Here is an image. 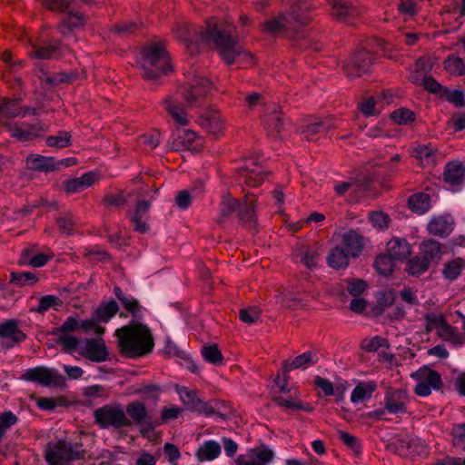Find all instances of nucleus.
Wrapping results in <instances>:
<instances>
[{
	"instance_id": "nucleus-35",
	"label": "nucleus",
	"mask_w": 465,
	"mask_h": 465,
	"mask_svg": "<svg viewBox=\"0 0 465 465\" xmlns=\"http://www.w3.org/2000/svg\"><path fill=\"white\" fill-rule=\"evenodd\" d=\"M350 258H351L342 247H333L328 254V265L333 269H344L349 265Z\"/></svg>"
},
{
	"instance_id": "nucleus-7",
	"label": "nucleus",
	"mask_w": 465,
	"mask_h": 465,
	"mask_svg": "<svg viewBox=\"0 0 465 465\" xmlns=\"http://www.w3.org/2000/svg\"><path fill=\"white\" fill-rule=\"evenodd\" d=\"M132 425L141 426L140 432L144 437L161 425L157 419H153L149 413L145 404L139 401H134L126 405L124 410Z\"/></svg>"
},
{
	"instance_id": "nucleus-41",
	"label": "nucleus",
	"mask_w": 465,
	"mask_h": 465,
	"mask_svg": "<svg viewBox=\"0 0 465 465\" xmlns=\"http://www.w3.org/2000/svg\"><path fill=\"white\" fill-rule=\"evenodd\" d=\"M221 446L215 440H207L200 446L196 456L200 460H213L221 454Z\"/></svg>"
},
{
	"instance_id": "nucleus-58",
	"label": "nucleus",
	"mask_w": 465,
	"mask_h": 465,
	"mask_svg": "<svg viewBox=\"0 0 465 465\" xmlns=\"http://www.w3.org/2000/svg\"><path fill=\"white\" fill-rule=\"evenodd\" d=\"M202 356L204 361L212 364H223L224 358L216 344L203 346L202 349Z\"/></svg>"
},
{
	"instance_id": "nucleus-6",
	"label": "nucleus",
	"mask_w": 465,
	"mask_h": 465,
	"mask_svg": "<svg viewBox=\"0 0 465 465\" xmlns=\"http://www.w3.org/2000/svg\"><path fill=\"white\" fill-rule=\"evenodd\" d=\"M81 443H72L59 440L45 450V460L49 465H64L66 461L83 459L85 451Z\"/></svg>"
},
{
	"instance_id": "nucleus-18",
	"label": "nucleus",
	"mask_w": 465,
	"mask_h": 465,
	"mask_svg": "<svg viewBox=\"0 0 465 465\" xmlns=\"http://www.w3.org/2000/svg\"><path fill=\"white\" fill-rule=\"evenodd\" d=\"M151 208L149 200L138 201L134 211L130 213V220L134 225V230L140 233H146L149 231L147 223V214Z\"/></svg>"
},
{
	"instance_id": "nucleus-50",
	"label": "nucleus",
	"mask_w": 465,
	"mask_h": 465,
	"mask_svg": "<svg viewBox=\"0 0 465 465\" xmlns=\"http://www.w3.org/2000/svg\"><path fill=\"white\" fill-rule=\"evenodd\" d=\"M240 203L234 198L230 195H223L220 203V217L218 219L219 223H223L225 219L230 217L238 208Z\"/></svg>"
},
{
	"instance_id": "nucleus-54",
	"label": "nucleus",
	"mask_w": 465,
	"mask_h": 465,
	"mask_svg": "<svg viewBox=\"0 0 465 465\" xmlns=\"http://www.w3.org/2000/svg\"><path fill=\"white\" fill-rule=\"evenodd\" d=\"M63 305V301L55 295H45L40 298L37 307L32 308L31 312L44 314L49 309L58 310Z\"/></svg>"
},
{
	"instance_id": "nucleus-15",
	"label": "nucleus",
	"mask_w": 465,
	"mask_h": 465,
	"mask_svg": "<svg viewBox=\"0 0 465 465\" xmlns=\"http://www.w3.org/2000/svg\"><path fill=\"white\" fill-rule=\"evenodd\" d=\"M114 293L126 312H119V316L121 318H126L128 314H130L133 317L134 321L138 322L139 320L142 319L143 306L140 304V302L136 298L133 297L130 294L124 293L119 286L114 287Z\"/></svg>"
},
{
	"instance_id": "nucleus-13",
	"label": "nucleus",
	"mask_w": 465,
	"mask_h": 465,
	"mask_svg": "<svg viewBox=\"0 0 465 465\" xmlns=\"http://www.w3.org/2000/svg\"><path fill=\"white\" fill-rule=\"evenodd\" d=\"M239 180L241 183L250 186H260L264 181L263 166L255 160L246 162L245 165L239 169Z\"/></svg>"
},
{
	"instance_id": "nucleus-51",
	"label": "nucleus",
	"mask_w": 465,
	"mask_h": 465,
	"mask_svg": "<svg viewBox=\"0 0 465 465\" xmlns=\"http://www.w3.org/2000/svg\"><path fill=\"white\" fill-rule=\"evenodd\" d=\"M55 223L59 230L67 235H72L75 230V219L72 213H60L55 216Z\"/></svg>"
},
{
	"instance_id": "nucleus-34",
	"label": "nucleus",
	"mask_w": 465,
	"mask_h": 465,
	"mask_svg": "<svg viewBox=\"0 0 465 465\" xmlns=\"http://www.w3.org/2000/svg\"><path fill=\"white\" fill-rule=\"evenodd\" d=\"M430 206V196L425 193H413L408 199L409 209L417 214H424Z\"/></svg>"
},
{
	"instance_id": "nucleus-57",
	"label": "nucleus",
	"mask_w": 465,
	"mask_h": 465,
	"mask_svg": "<svg viewBox=\"0 0 465 465\" xmlns=\"http://www.w3.org/2000/svg\"><path fill=\"white\" fill-rule=\"evenodd\" d=\"M79 331V318L77 316H68L65 321L58 327L53 328L52 335L71 334Z\"/></svg>"
},
{
	"instance_id": "nucleus-1",
	"label": "nucleus",
	"mask_w": 465,
	"mask_h": 465,
	"mask_svg": "<svg viewBox=\"0 0 465 465\" xmlns=\"http://www.w3.org/2000/svg\"><path fill=\"white\" fill-rule=\"evenodd\" d=\"M187 31L184 41L188 45L193 42L200 45L213 43L228 65L238 63L241 66L247 67L255 64L253 55L242 50L239 45L236 28L232 25H218L214 18H209L206 20L205 28L191 25Z\"/></svg>"
},
{
	"instance_id": "nucleus-43",
	"label": "nucleus",
	"mask_w": 465,
	"mask_h": 465,
	"mask_svg": "<svg viewBox=\"0 0 465 465\" xmlns=\"http://www.w3.org/2000/svg\"><path fill=\"white\" fill-rule=\"evenodd\" d=\"M203 184L199 183V188L193 187L190 191H179L175 196V203L181 210H186L190 204L193 197H197L203 192Z\"/></svg>"
},
{
	"instance_id": "nucleus-56",
	"label": "nucleus",
	"mask_w": 465,
	"mask_h": 465,
	"mask_svg": "<svg viewBox=\"0 0 465 465\" xmlns=\"http://www.w3.org/2000/svg\"><path fill=\"white\" fill-rule=\"evenodd\" d=\"M38 280L36 273L32 272H13L10 274V282L20 287L35 284Z\"/></svg>"
},
{
	"instance_id": "nucleus-14",
	"label": "nucleus",
	"mask_w": 465,
	"mask_h": 465,
	"mask_svg": "<svg viewBox=\"0 0 465 465\" xmlns=\"http://www.w3.org/2000/svg\"><path fill=\"white\" fill-rule=\"evenodd\" d=\"M174 151L189 150L199 153L203 148V140L192 130H178L172 143Z\"/></svg>"
},
{
	"instance_id": "nucleus-53",
	"label": "nucleus",
	"mask_w": 465,
	"mask_h": 465,
	"mask_svg": "<svg viewBox=\"0 0 465 465\" xmlns=\"http://www.w3.org/2000/svg\"><path fill=\"white\" fill-rule=\"evenodd\" d=\"M54 336L57 337L56 343L61 347V350L69 354L74 352L81 342L80 338L72 334L60 333Z\"/></svg>"
},
{
	"instance_id": "nucleus-28",
	"label": "nucleus",
	"mask_w": 465,
	"mask_h": 465,
	"mask_svg": "<svg viewBox=\"0 0 465 465\" xmlns=\"http://www.w3.org/2000/svg\"><path fill=\"white\" fill-rule=\"evenodd\" d=\"M444 181L451 186H460L465 179V166L460 162H450L444 169Z\"/></svg>"
},
{
	"instance_id": "nucleus-52",
	"label": "nucleus",
	"mask_w": 465,
	"mask_h": 465,
	"mask_svg": "<svg viewBox=\"0 0 465 465\" xmlns=\"http://www.w3.org/2000/svg\"><path fill=\"white\" fill-rule=\"evenodd\" d=\"M296 255L307 268L313 269L317 266L319 253L316 249L303 246L297 251Z\"/></svg>"
},
{
	"instance_id": "nucleus-17",
	"label": "nucleus",
	"mask_w": 465,
	"mask_h": 465,
	"mask_svg": "<svg viewBox=\"0 0 465 465\" xmlns=\"http://www.w3.org/2000/svg\"><path fill=\"white\" fill-rule=\"evenodd\" d=\"M80 354L94 362H103L108 359L109 352L103 338L86 339L84 348Z\"/></svg>"
},
{
	"instance_id": "nucleus-49",
	"label": "nucleus",
	"mask_w": 465,
	"mask_h": 465,
	"mask_svg": "<svg viewBox=\"0 0 465 465\" xmlns=\"http://www.w3.org/2000/svg\"><path fill=\"white\" fill-rule=\"evenodd\" d=\"M179 394L183 403L188 410L198 412L203 401L197 396L194 391L183 387L179 391Z\"/></svg>"
},
{
	"instance_id": "nucleus-38",
	"label": "nucleus",
	"mask_w": 465,
	"mask_h": 465,
	"mask_svg": "<svg viewBox=\"0 0 465 465\" xmlns=\"http://www.w3.org/2000/svg\"><path fill=\"white\" fill-rule=\"evenodd\" d=\"M420 250L423 259H427L430 262H437L441 258V244L432 239L422 242Z\"/></svg>"
},
{
	"instance_id": "nucleus-5",
	"label": "nucleus",
	"mask_w": 465,
	"mask_h": 465,
	"mask_svg": "<svg viewBox=\"0 0 465 465\" xmlns=\"http://www.w3.org/2000/svg\"><path fill=\"white\" fill-rule=\"evenodd\" d=\"M94 423L103 430L110 427L120 430L132 426L131 420L120 403L106 404L97 408L94 411Z\"/></svg>"
},
{
	"instance_id": "nucleus-12",
	"label": "nucleus",
	"mask_w": 465,
	"mask_h": 465,
	"mask_svg": "<svg viewBox=\"0 0 465 465\" xmlns=\"http://www.w3.org/2000/svg\"><path fill=\"white\" fill-rule=\"evenodd\" d=\"M212 83L206 77L194 75L184 87L183 96L189 106L197 105L211 91Z\"/></svg>"
},
{
	"instance_id": "nucleus-4",
	"label": "nucleus",
	"mask_w": 465,
	"mask_h": 465,
	"mask_svg": "<svg viewBox=\"0 0 465 465\" xmlns=\"http://www.w3.org/2000/svg\"><path fill=\"white\" fill-rule=\"evenodd\" d=\"M141 56V67L145 80L155 81L172 70L169 54L161 43L143 47Z\"/></svg>"
},
{
	"instance_id": "nucleus-62",
	"label": "nucleus",
	"mask_w": 465,
	"mask_h": 465,
	"mask_svg": "<svg viewBox=\"0 0 465 465\" xmlns=\"http://www.w3.org/2000/svg\"><path fill=\"white\" fill-rule=\"evenodd\" d=\"M462 259L460 258L447 262L442 270L444 278L449 281L456 280L460 275Z\"/></svg>"
},
{
	"instance_id": "nucleus-61",
	"label": "nucleus",
	"mask_w": 465,
	"mask_h": 465,
	"mask_svg": "<svg viewBox=\"0 0 465 465\" xmlns=\"http://www.w3.org/2000/svg\"><path fill=\"white\" fill-rule=\"evenodd\" d=\"M389 348V342L381 336H374L371 339H363L361 343V348L368 352L377 351L380 348Z\"/></svg>"
},
{
	"instance_id": "nucleus-20",
	"label": "nucleus",
	"mask_w": 465,
	"mask_h": 465,
	"mask_svg": "<svg viewBox=\"0 0 465 465\" xmlns=\"http://www.w3.org/2000/svg\"><path fill=\"white\" fill-rule=\"evenodd\" d=\"M255 196L247 193L244 196V202L240 203L238 209V217L245 227L249 229H255L257 221L255 218Z\"/></svg>"
},
{
	"instance_id": "nucleus-11",
	"label": "nucleus",
	"mask_w": 465,
	"mask_h": 465,
	"mask_svg": "<svg viewBox=\"0 0 465 465\" xmlns=\"http://www.w3.org/2000/svg\"><path fill=\"white\" fill-rule=\"evenodd\" d=\"M419 382L414 388L416 395L420 397L429 396L431 393V389L440 390L442 386V380L440 374L424 366L412 374Z\"/></svg>"
},
{
	"instance_id": "nucleus-19",
	"label": "nucleus",
	"mask_w": 465,
	"mask_h": 465,
	"mask_svg": "<svg viewBox=\"0 0 465 465\" xmlns=\"http://www.w3.org/2000/svg\"><path fill=\"white\" fill-rule=\"evenodd\" d=\"M21 98L0 96V123L7 125L12 119L19 117L21 114Z\"/></svg>"
},
{
	"instance_id": "nucleus-21",
	"label": "nucleus",
	"mask_w": 465,
	"mask_h": 465,
	"mask_svg": "<svg viewBox=\"0 0 465 465\" xmlns=\"http://www.w3.org/2000/svg\"><path fill=\"white\" fill-rule=\"evenodd\" d=\"M341 243L351 258H358L362 252L364 237L358 230L351 229L342 235Z\"/></svg>"
},
{
	"instance_id": "nucleus-37",
	"label": "nucleus",
	"mask_w": 465,
	"mask_h": 465,
	"mask_svg": "<svg viewBox=\"0 0 465 465\" xmlns=\"http://www.w3.org/2000/svg\"><path fill=\"white\" fill-rule=\"evenodd\" d=\"M331 126L329 120H322V118H314L309 122L303 128L302 134L304 138L308 141L314 140V136L318 134H323Z\"/></svg>"
},
{
	"instance_id": "nucleus-31",
	"label": "nucleus",
	"mask_w": 465,
	"mask_h": 465,
	"mask_svg": "<svg viewBox=\"0 0 465 465\" xmlns=\"http://www.w3.org/2000/svg\"><path fill=\"white\" fill-rule=\"evenodd\" d=\"M331 15L337 20L348 22L355 15V9L343 0H327Z\"/></svg>"
},
{
	"instance_id": "nucleus-23",
	"label": "nucleus",
	"mask_w": 465,
	"mask_h": 465,
	"mask_svg": "<svg viewBox=\"0 0 465 465\" xmlns=\"http://www.w3.org/2000/svg\"><path fill=\"white\" fill-rule=\"evenodd\" d=\"M41 83L48 86H55L61 84H71L79 78V73L75 70L64 71L48 74L42 70L38 76Z\"/></svg>"
},
{
	"instance_id": "nucleus-44",
	"label": "nucleus",
	"mask_w": 465,
	"mask_h": 465,
	"mask_svg": "<svg viewBox=\"0 0 465 465\" xmlns=\"http://www.w3.org/2000/svg\"><path fill=\"white\" fill-rule=\"evenodd\" d=\"M376 389L377 384L375 381L360 383L353 389L351 394V401L352 402H359L364 401L365 399H369L371 397Z\"/></svg>"
},
{
	"instance_id": "nucleus-24",
	"label": "nucleus",
	"mask_w": 465,
	"mask_h": 465,
	"mask_svg": "<svg viewBox=\"0 0 465 465\" xmlns=\"http://www.w3.org/2000/svg\"><path fill=\"white\" fill-rule=\"evenodd\" d=\"M262 124L269 135L278 137L285 129L287 119L282 112L273 111L264 115Z\"/></svg>"
},
{
	"instance_id": "nucleus-3",
	"label": "nucleus",
	"mask_w": 465,
	"mask_h": 465,
	"mask_svg": "<svg viewBox=\"0 0 465 465\" xmlns=\"http://www.w3.org/2000/svg\"><path fill=\"white\" fill-rule=\"evenodd\" d=\"M119 352L126 358L134 359L149 354L154 341L151 330L145 324L132 321L129 324L116 329Z\"/></svg>"
},
{
	"instance_id": "nucleus-63",
	"label": "nucleus",
	"mask_w": 465,
	"mask_h": 465,
	"mask_svg": "<svg viewBox=\"0 0 465 465\" xmlns=\"http://www.w3.org/2000/svg\"><path fill=\"white\" fill-rule=\"evenodd\" d=\"M338 439L354 453L359 454L361 452V444L357 437L347 431L339 430Z\"/></svg>"
},
{
	"instance_id": "nucleus-48",
	"label": "nucleus",
	"mask_w": 465,
	"mask_h": 465,
	"mask_svg": "<svg viewBox=\"0 0 465 465\" xmlns=\"http://www.w3.org/2000/svg\"><path fill=\"white\" fill-rule=\"evenodd\" d=\"M72 134L70 132L61 130L54 135H49L45 139V143L48 147H54L64 149L72 144Z\"/></svg>"
},
{
	"instance_id": "nucleus-8",
	"label": "nucleus",
	"mask_w": 465,
	"mask_h": 465,
	"mask_svg": "<svg viewBox=\"0 0 465 465\" xmlns=\"http://www.w3.org/2000/svg\"><path fill=\"white\" fill-rule=\"evenodd\" d=\"M388 447L391 450H393L396 454L404 458L421 457L429 453L428 447L422 440L410 435L395 440Z\"/></svg>"
},
{
	"instance_id": "nucleus-9",
	"label": "nucleus",
	"mask_w": 465,
	"mask_h": 465,
	"mask_svg": "<svg viewBox=\"0 0 465 465\" xmlns=\"http://www.w3.org/2000/svg\"><path fill=\"white\" fill-rule=\"evenodd\" d=\"M22 379L36 382L45 387H63L65 383L64 377L56 370H52L45 366H37L27 369L22 375Z\"/></svg>"
},
{
	"instance_id": "nucleus-64",
	"label": "nucleus",
	"mask_w": 465,
	"mask_h": 465,
	"mask_svg": "<svg viewBox=\"0 0 465 465\" xmlns=\"http://www.w3.org/2000/svg\"><path fill=\"white\" fill-rule=\"evenodd\" d=\"M391 118L398 124H407L415 120V114L410 109L400 108L391 114Z\"/></svg>"
},
{
	"instance_id": "nucleus-16",
	"label": "nucleus",
	"mask_w": 465,
	"mask_h": 465,
	"mask_svg": "<svg viewBox=\"0 0 465 465\" xmlns=\"http://www.w3.org/2000/svg\"><path fill=\"white\" fill-rule=\"evenodd\" d=\"M409 396L407 391L402 389H390L384 398L385 409L391 414H404L407 412Z\"/></svg>"
},
{
	"instance_id": "nucleus-10",
	"label": "nucleus",
	"mask_w": 465,
	"mask_h": 465,
	"mask_svg": "<svg viewBox=\"0 0 465 465\" xmlns=\"http://www.w3.org/2000/svg\"><path fill=\"white\" fill-rule=\"evenodd\" d=\"M375 59L373 53L360 50L343 62V71L350 78L359 77L370 71Z\"/></svg>"
},
{
	"instance_id": "nucleus-39",
	"label": "nucleus",
	"mask_w": 465,
	"mask_h": 465,
	"mask_svg": "<svg viewBox=\"0 0 465 465\" xmlns=\"http://www.w3.org/2000/svg\"><path fill=\"white\" fill-rule=\"evenodd\" d=\"M437 150L430 144L418 145L413 149L412 155L420 161L423 166L432 165L436 163Z\"/></svg>"
},
{
	"instance_id": "nucleus-40",
	"label": "nucleus",
	"mask_w": 465,
	"mask_h": 465,
	"mask_svg": "<svg viewBox=\"0 0 465 465\" xmlns=\"http://www.w3.org/2000/svg\"><path fill=\"white\" fill-rule=\"evenodd\" d=\"M7 129L10 134V136L15 138L21 142H27L34 140L37 137V131L39 130L35 125H28V129L22 128L17 124H7Z\"/></svg>"
},
{
	"instance_id": "nucleus-60",
	"label": "nucleus",
	"mask_w": 465,
	"mask_h": 465,
	"mask_svg": "<svg viewBox=\"0 0 465 465\" xmlns=\"http://www.w3.org/2000/svg\"><path fill=\"white\" fill-rule=\"evenodd\" d=\"M79 331H83L85 333L94 331L97 335H103L105 332V328L100 325L99 321L95 318L94 314L92 313L90 319H79Z\"/></svg>"
},
{
	"instance_id": "nucleus-29",
	"label": "nucleus",
	"mask_w": 465,
	"mask_h": 465,
	"mask_svg": "<svg viewBox=\"0 0 465 465\" xmlns=\"http://www.w3.org/2000/svg\"><path fill=\"white\" fill-rule=\"evenodd\" d=\"M61 47V41L57 39H52L48 42V44L45 45H34L29 53V55L36 59H52L60 52Z\"/></svg>"
},
{
	"instance_id": "nucleus-30",
	"label": "nucleus",
	"mask_w": 465,
	"mask_h": 465,
	"mask_svg": "<svg viewBox=\"0 0 465 465\" xmlns=\"http://www.w3.org/2000/svg\"><path fill=\"white\" fill-rule=\"evenodd\" d=\"M386 247L387 252L398 261L407 259L411 253V244L405 238L391 239Z\"/></svg>"
},
{
	"instance_id": "nucleus-55",
	"label": "nucleus",
	"mask_w": 465,
	"mask_h": 465,
	"mask_svg": "<svg viewBox=\"0 0 465 465\" xmlns=\"http://www.w3.org/2000/svg\"><path fill=\"white\" fill-rule=\"evenodd\" d=\"M444 68L452 75L465 74V63L463 59L455 54H450L444 61Z\"/></svg>"
},
{
	"instance_id": "nucleus-22",
	"label": "nucleus",
	"mask_w": 465,
	"mask_h": 465,
	"mask_svg": "<svg viewBox=\"0 0 465 465\" xmlns=\"http://www.w3.org/2000/svg\"><path fill=\"white\" fill-rule=\"evenodd\" d=\"M88 17L83 13L72 9L63 17L58 25V30L63 35L71 34L75 29L84 28L86 25Z\"/></svg>"
},
{
	"instance_id": "nucleus-26",
	"label": "nucleus",
	"mask_w": 465,
	"mask_h": 465,
	"mask_svg": "<svg viewBox=\"0 0 465 465\" xmlns=\"http://www.w3.org/2000/svg\"><path fill=\"white\" fill-rule=\"evenodd\" d=\"M96 180H98V174L94 172H88L78 178L65 181L64 189L68 193H79L92 186Z\"/></svg>"
},
{
	"instance_id": "nucleus-42",
	"label": "nucleus",
	"mask_w": 465,
	"mask_h": 465,
	"mask_svg": "<svg viewBox=\"0 0 465 465\" xmlns=\"http://www.w3.org/2000/svg\"><path fill=\"white\" fill-rule=\"evenodd\" d=\"M395 260L388 252L380 253L375 258L373 267L379 274L387 276L392 273Z\"/></svg>"
},
{
	"instance_id": "nucleus-2",
	"label": "nucleus",
	"mask_w": 465,
	"mask_h": 465,
	"mask_svg": "<svg viewBox=\"0 0 465 465\" xmlns=\"http://www.w3.org/2000/svg\"><path fill=\"white\" fill-rule=\"evenodd\" d=\"M312 20L310 5L305 1L293 2L287 12L282 13L260 25L262 33L272 36L293 38Z\"/></svg>"
},
{
	"instance_id": "nucleus-46",
	"label": "nucleus",
	"mask_w": 465,
	"mask_h": 465,
	"mask_svg": "<svg viewBox=\"0 0 465 465\" xmlns=\"http://www.w3.org/2000/svg\"><path fill=\"white\" fill-rule=\"evenodd\" d=\"M427 259H423L420 255H415L408 260L405 271L412 276H419L424 273L430 267Z\"/></svg>"
},
{
	"instance_id": "nucleus-33",
	"label": "nucleus",
	"mask_w": 465,
	"mask_h": 465,
	"mask_svg": "<svg viewBox=\"0 0 465 465\" xmlns=\"http://www.w3.org/2000/svg\"><path fill=\"white\" fill-rule=\"evenodd\" d=\"M118 303L116 301L111 299L107 302H102L93 313L100 323H107L118 313Z\"/></svg>"
},
{
	"instance_id": "nucleus-47",
	"label": "nucleus",
	"mask_w": 465,
	"mask_h": 465,
	"mask_svg": "<svg viewBox=\"0 0 465 465\" xmlns=\"http://www.w3.org/2000/svg\"><path fill=\"white\" fill-rule=\"evenodd\" d=\"M426 331H432L433 329H440L447 333H450L452 327L449 324L443 315H436L434 313H428L425 315Z\"/></svg>"
},
{
	"instance_id": "nucleus-36",
	"label": "nucleus",
	"mask_w": 465,
	"mask_h": 465,
	"mask_svg": "<svg viewBox=\"0 0 465 465\" xmlns=\"http://www.w3.org/2000/svg\"><path fill=\"white\" fill-rule=\"evenodd\" d=\"M452 230V223L444 216L433 218L428 224L429 233L439 237L448 236Z\"/></svg>"
},
{
	"instance_id": "nucleus-32",
	"label": "nucleus",
	"mask_w": 465,
	"mask_h": 465,
	"mask_svg": "<svg viewBox=\"0 0 465 465\" xmlns=\"http://www.w3.org/2000/svg\"><path fill=\"white\" fill-rule=\"evenodd\" d=\"M0 338L12 340L13 343L7 345V347H12L14 343L24 341L26 339V334L18 328L15 320H8L0 324Z\"/></svg>"
},
{
	"instance_id": "nucleus-59",
	"label": "nucleus",
	"mask_w": 465,
	"mask_h": 465,
	"mask_svg": "<svg viewBox=\"0 0 465 465\" xmlns=\"http://www.w3.org/2000/svg\"><path fill=\"white\" fill-rule=\"evenodd\" d=\"M272 401L280 407L292 411H303L311 412L313 409L310 404H303L301 401H292L282 397H274Z\"/></svg>"
},
{
	"instance_id": "nucleus-45",
	"label": "nucleus",
	"mask_w": 465,
	"mask_h": 465,
	"mask_svg": "<svg viewBox=\"0 0 465 465\" xmlns=\"http://www.w3.org/2000/svg\"><path fill=\"white\" fill-rule=\"evenodd\" d=\"M164 108L177 124L187 125V114L183 106L167 98L164 100Z\"/></svg>"
},
{
	"instance_id": "nucleus-25",
	"label": "nucleus",
	"mask_w": 465,
	"mask_h": 465,
	"mask_svg": "<svg viewBox=\"0 0 465 465\" xmlns=\"http://www.w3.org/2000/svg\"><path fill=\"white\" fill-rule=\"evenodd\" d=\"M28 169L37 172L49 173L57 170L56 159L40 154H29L26 157Z\"/></svg>"
},
{
	"instance_id": "nucleus-27",
	"label": "nucleus",
	"mask_w": 465,
	"mask_h": 465,
	"mask_svg": "<svg viewBox=\"0 0 465 465\" xmlns=\"http://www.w3.org/2000/svg\"><path fill=\"white\" fill-rule=\"evenodd\" d=\"M317 360L318 358L316 354L312 352L311 351H308L302 353L301 355L296 356L292 361H283L282 363V369L284 375H286V373H289L291 371L294 369H306L309 365L315 364L317 362Z\"/></svg>"
}]
</instances>
